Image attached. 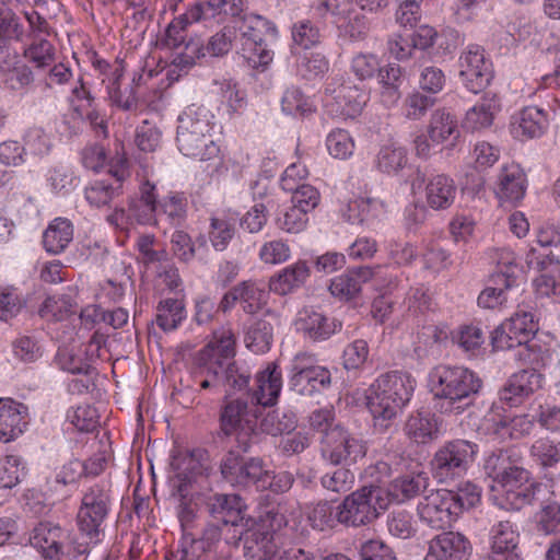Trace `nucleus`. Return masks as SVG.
Listing matches in <instances>:
<instances>
[{"label":"nucleus","mask_w":560,"mask_h":560,"mask_svg":"<svg viewBox=\"0 0 560 560\" xmlns=\"http://www.w3.org/2000/svg\"><path fill=\"white\" fill-rule=\"evenodd\" d=\"M416 386L407 372L389 371L381 374L370 386L366 406L373 417L374 429L386 432L409 402Z\"/></svg>","instance_id":"obj_1"},{"label":"nucleus","mask_w":560,"mask_h":560,"mask_svg":"<svg viewBox=\"0 0 560 560\" xmlns=\"http://www.w3.org/2000/svg\"><path fill=\"white\" fill-rule=\"evenodd\" d=\"M482 386L481 380L464 366L438 365L430 373V388L440 408L462 412Z\"/></svg>","instance_id":"obj_2"},{"label":"nucleus","mask_w":560,"mask_h":560,"mask_svg":"<svg viewBox=\"0 0 560 560\" xmlns=\"http://www.w3.org/2000/svg\"><path fill=\"white\" fill-rule=\"evenodd\" d=\"M213 116L203 107H188L179 116L177 145L188 158L205 162L219 158L220 148L213 139Z\"/></svg>","instance_id":"obj_3"},{"label":"nucleus","mask_w":560,"mask_h":560,"mask_svg":"<svg viewBox=\"0 0 560 560\" xmlns=\"http://www.w3.org/2000/svg\"><path fill=\"white\" fill-rule=\"evenodd\" d=\"M260 407L243 396L225 395L219 410V434L233 438L246 452L258 436L257 421Z\"/></svg>","instance_id":"obj_4"},{"label":"nucleus","mask_w":560,"mask_h":560,"mask_svg":"<svg viewBox=\"0 0 560 560\" xmlns=\"http://www.w3.org/2000/svg\"><path fill=\"white\" fill-rule=\"evenodd\" d=\"M384 493L375 485L363 486L351 492L336 508L337 523L353 528L373 523L378 517V510L387 506Z\"/></svg>","instance_id":"obj_5"},{"label":"nucleus","mask_w":560,"mask_h":560,"mask_svg":"<svg viewBox=\"0 0 560 560\" xmlns=\"http://www.w3.org/2000/svg\"><path fill=\"white\" fill-rule=\"evenodd\" d=\"M478 453V445L462 439L441 445L433 455L431 468L441 482L454 480L464 475Z\"/></svg>","instance_id":"obj_6"},{"label":"nucleus","mask_w":560,"mask_h":560,"mask_svg":"<svg viewBox=\"0 0 560 560\" xmlns=\"http://www.w3.org/2000/svg\"><path fill=\"white\" fill-rule=\"evenodd\" d=\"M320 456L334 466H350L364 458L366 443L343 425H337L319 440Z\"/></svg>","instance_id":"obj_7"},{"label":"nucleus","mask_w":560,"mask_h":560,"mask_svg":"<svg viewBox=\"0 0 560 560\" xmlns=\"http://www.w3.org/2000/svg\"><path fill=\"white\" fill-rule=\"evenodd\" d=\"M110 509L109 489L103 485L90 487L82 497L81 505L77 513L79 532L91 541H97L101 526L106 520Z\"/></svg>","instance_id":"obj_8"},{"label":"nucleus","mask_w":560,"mask_h":560,"mask_svg":"<svg viewBox=\"0 0 560 560\" xmlns=\"http://www.w3.org/2000/svg\"><path fill=\"white\" fill-rule=\"evenodd\" d=\"M291 371V387L300 395L311 396L330 386L331 374L329 370L315 364L311 354H296Z\"/></svg>","instance_id":"obj_9"},{"label":"nucleus","mask_w":560,"mask_h":560,"mask_svg":"<svg viewBox=\"0 0 560 560\" xmlns=\"http://www.w3.org/2000/svg\"><path fill=\"white\" fill-rule=\"evenodd\" d=\"M459 77L472 93L486 89L492 80L491 63L479 45H469L459 57Z\"/></svg>","instance_id":"obj_10"},{"label":"nucleus","mask_w":560,"mask_h":560,"mask_svg":"<svg viewBox=\"0 0 560 560\" xmlns=\"http://www.w3.org/2000/svg\"><path fill=\"white\" fill-rule=\"evenodd\" d=\"M453 499L446 489L431 491L418 504L420 520L431 528L443 529L458 516L453 512Z\"/></svg>","instance_id":"obj_11"},{"label":"nucleus","mask_w":560,"mask_h":560,"mask_svg":"<svg viewBox=\"0 0 560 560\" xmlns=\"http://www.w3.org/2000/svg\"><path fill=\"white\" fill-rule=\"evenodd\" d=\"M127 159L121 156L112 164L109 174L113 180L102 179L91 183L84 191L88 202L95 207L107 206L122 194V182L129 177Z\"/></svg>","instance_id":"obj_12"},{"label":"nucleus","mask_w":560,"mask_h":560,"mask_svg":"<svg viewBox=\"0 0 560 560\" xmlns=\"http://www.w3.org/2000/svg\"><path fill=\"white\" fill-rule=\"evenodd\" d=\"M542 375L534 369L521 370L510 376L499 392V399L509 407H517L541 387Z\"/></svg>","instance_id":"obj_13"},{"label":"nucleus","mask_w":560,"mask_h":560,"mask_svg":"<svg viewBox=\"0 0 560 560\" xmlns=\"http://www.w3.org/2000/svg\"><path fill=\"white\" fill-rule=\"evenodd\" d=\"M471 552L468 538L458 532H443L428 542L424 560H467Z\"/></svg>","instance_id":"obj_14"},{"label":"nucleus","mask_w":560,"mask_h":560,"mask_svg":"<svg viewBox=\"0 0 560 560\" xmlns=\"http://www.w3.org/2000/svg\"><path fill=\"white\" fill-rule=\"evenodd\" d=\"M222 477L232 485L256 486L262 474V462L257 458L245 460L237 453L230 451L221 460Z\"/></svg>","instance_id":"obj_15"},{"label":"nucleus","mask_w":560,"mask_h":560,"mask_svg":"<svg viewBox=\"0 0 560 560\" xmlns=\"http://www.w3.org/2000/svg\"><path fill=\"white\" fill-rule=\"evenodd\" d=\"M518 539L520 535L511 521L493 524L489 533L488 560H521Z\"/></svg>","instance_id":"obj_16"},{"label":"nucleus","mask_w":560,"mask_h":560,"mask_svg":"<svg viewBox=\"0 0 560 560\" xmlns=\"http://www.w3.org/2000/svg\"><path fill=\"white\" fill-rule=\"evenodd\" d=\"M171 467L179 481L177 491L182 493L188 482L208 471L209 454L203 448L180 451L173 456Z\"/></svg>","instance_id":"obj_17"},{"label":"nucleus","mask_w":560,"mask_h":560,"mask_svg":"<svg viewBox=\"0 0 560 560\" xmlns=\"http://www.w3.org/2000/svg\"><path fill=\"white\" fill-rule=\"evenodd\" d=\"M28 408L12 398H0V442L15 440L25 429Z\"/></svg>","instance_id":"obj_18"},{"label":"nucleus","mask_w":560,"mask_h":560,"mask_svg":"<svg viewBox=\"0 0 560 560\" xmlns=\"http://www.w3.org/2000/svg\"><path fill=\"white\" fill-rule=\"evenodd\" d=\"M240 534L247 560H270L277 553L278 547L270 530L254 525Z\"/></svg>","instance_id":"obj_19"},{"label":"nucleus","mask_w":560,"mask_h":560,"mask_svg":"<svg viewBox=\"0 0 560 560\" xmlns=\"http://www.w3.org/2000/svg\"><path fill=\"white\" fill-rule=\"evenodd\" d=\"M279 315L267 310L261 317L256 318L245 335L246 347L255 353H264L271 347L275 327L279 326Z\"/></svg>","instance_id":"obj_20"},{"label":"nucleus","mask_w":560,"mask_h":560,"mask_svg":"<svg viewBox=\"0 0 560 560\" xmlns=\"http://www.w3.org/2000/svg\"><path fill=\"white\" fill-rule=\"evenodd\" d=\"M208 510L224 526H245L243 503L236 494H214L208 502Z\"/></svg>","instance_id":"obj_21"},{"label":"nucleus","mask_w":560,"mask_h":560,"mask_svg":"<svg viewBox=\"0 0 560 560\" xmlns=\"http://www.w3.org/2000/svg\"><path fill=\"white\" fill-rule=\"evenodd\" d=\"M525 174L517 164L502 166L494 187L501 201L516 202L525 195Z\"/></svg>","instance_id":"obj_22"},{"label":"nucleus","mask_w":560,"mask_h":560,"mask_svg":"<svg viewBox=\"0 0 560 560\" xmlns=\"http://www.w3.org/2000/svg\"><path fill=\"white\" fill-rule=\"evenodd\" d=\"M296 326L306 337L317 341L328 339L337 329H340L341 324L320 312L305 308L300 312Z\"/></svg>","instance_id":"obj_23"},{"label":"nucleus","mask_w":560,"mask_h":560,"mask_svg":"<svg viewBox=\"0 0 560 560\" xmlns=\"http://www.w3.org/2000/svg\"><path fill=\"white\" fill-rule=\"evenodd\" d=\"M282 387L281 372L273 363L256 375V388L252 393V401L258 407L276 404Z\"/></svg>","instance_id":"obj_24"},{"label":"nucleus","mask_w":560,"mask_h":560,"mask_svg":"<svg viewBox=\"0 0 560 560\" xmlns=\"http://www.w3.org/2000/svg\"><path fill=\"white\" fill-rule=\"evenodd\" d=\"M340 212L350 223H371L386 213V205L380 198L361 197L345 205Z\"/></svg>","instance_id":"obj_25"},{"label":"nucleus","mask_w":560,"mask_h":560,"mask_svg":"<svg viewBox=\"0 0 560 560\" xmlns=\"http://www.w3.org/2000/svg\"><path fill=\"white\" fill-rule=\"evenodd\" d=\"M235 336L230 328H221L213 334V339L198 354V358L213 364L234 361Z\"/></svg>","instance_id":"obj_26"},{"label":"nucleus","mask_w":560,"mask_h":560,"mask_svg":"<svg viewBox=\"0 0 560 560\" xmlns=\"http://www.w3.org/2000/svg\"><path fill=\"white\" fill-rule=\"evenodd\" d=\"M234 26H236V33H240V43L245 44L247 54H250V47L257 40L265 39L267 35H277L273 23L258 14H247Z\"/></svg>","instance_id":"obj_27"},{"label":"nucleus","mask_w":560,"mask_h":560,"mask_svg":"<svg viewBox=\"0 0 560 560\" xmlns=\"http://www.w3.org/2000/svg\"><path fill=\"white\" fill-rule=\"evenodd\" d=\"M405 433L418 444L430 443L439 436V420L435 415L429 411H418L408 417Z\"/></svg>","instance_id":"obj_28"},{"label":"nucleus","mask_w":560,"mask_h":560,"mask_svg":"<svg viewBox=\"0 0 560 560\" xmlns=\"http://www.w3.org/2000/svg\"><path fill=\"white\" fill-rule=\"evenodd\" d=\"M500 110V97L494 93H486L480 102L466 113L464 126L472 131L488 128Z\"/></svg>","instance_id":"obj_29"},{"label":"nucleus","mask_w":560,"mask_h":560,"mask_svg":"<svg viewBox=\"0 0 560 560\" xmlns=\"http://www.w3.org/2000/svg\"><path fill=\"white\" fill-rule=\"evenodd\" d=\"M455 195V183L447 175L436 174L428 179L425 200L430 208L434 210L447 209L453 203Z\"/></svg>","instance_id":"obj_30"},{"label":"nucleus","mask_w":560,"mask_h":560,"mask_svg":"<svg viewBox=\"0 0 560 560\" xmlns=\"http://www.w3.org/2000/svg\"><path fill=\"white\" fill-rule=\"evenodd\" d=\"M61 528L50 523H39L30 537L31 545L38 549L46 560H59Z\"/></svg>","instance_id":"obj_31"},{"label":"nucleus","mask_w":560,"mask_h":560,"mask_svg":"<svg viewBox=\"0 0 560 560\" xmlns=\"http://www.w3.org/2000/svg\"><path fill=\"white\" fill-rule=\"evenodd\" d=\"M310 272L307 264L299 260L271 277L269 280V289L277 294L285 295L303 285L310 277Z\"/></svg>","instance_id":"obj_32"},{"label":"nucleus","mask_w":560,"mask_h":560,"mask_svg":"<svg viewBox=\"0 0 560 560\" xmlns=\"http://www.w3.org/2000/svg\"><path fill=\"white\" fill-rule=\"evenodd\" d=\"M381 102L386 107H392L401 97L400 86L404 82L402 70L399 65L388 63L381 67L377 73Z\"/></svg>","instance_id":"obj_33"},{"label":"nucleus","mask_w":560,"mask_h":560,"mask_svg":"<svg viewBox=\"0 0 560 560\" xmlns=\"http://www.w3.org/2000/svg\"><path fill=\"white\" fill-rule=\"evenodd\" d=\"M497 287L486 288L478 296V305L483 308H494L508 301V292L517 285V277L513 273L498 271L492 276Z\"/></svg>","instance_id":"obj_34"},{"label":"nucleus","mask_w":560,"mask_h":560,"mask_svg":"<svg viewBox=\"0 0 560 560\" xmlns=\"http://www.w3.org/2000/svg\"><path fill=\"white\" fill-rule=\"evenodd\" d=\"M429 486L427 474L405 475L394 479L387 489V494L397 502H405L424 492Z\"/></svg>","instance_id":"obj_35"},{"label":"nucleus","mask_w":560,"mask_h":560,"mask_svg":"<svg viewBox=\"0 0 560 560\" xmlns=\"http://www.w3.org/2000/svg\"><path fill=\"white\" fill-rule=\"evenodd\" d=\"M73 238L72 223L65 218H57L50 222L43 234V245L50 254H60Z\"/></svg>","instance_id":"obj_36"},{"label":"nucleus","mask_w":560,"mask_h":560,"mask_svg":"<svg viewBox=\"0 0 560 560\" xmlns=\"http://www.w3.org/2000/svg\"><path fill=\"white\" fill-rule=\"evenodd\" d=\"M335 101L340 115L345 118H354L362 112L366 103V94L357 85L342 84L336 91Z\"/></svg>","instance_id":"obj_37"},{"label":"nucleus","mask_w":560,"mask_h":560,"mask_svg":"<svg viewBox=\"0 0 560 560\" xmlns=\"http://www.w3.org/2000/svg\"><path fill=\"white\" fill-rule=\"evenodd\" d=\"M241 306L246 314H255L267 303L268 291L261 281L246 280L237 283Z\"/></svg>","instance_id":"obj_38"},{"label":"nucleus","mask_w":560,"mask_h":560,"mask_svg":"<svg viewBox=\"0 0 560 560\" xmlns=\"http://www.w3.org/2000/svg\"><path fill=\"white\" fill-rule=\"evenodd\" d=\"M237 219L228 213H219L210 220L209 238L217 250H224L235 234Z\"/></svg>","instance_id":"obj_39"},{"label":"nucleus","mask_w":560,"mask_h":560,"mask_svg":"<svg viewBox=\"0 0 560 560\" xmlns=\"http://www.w3.org/2000/svg\"><path fill=\"white\" fill-rule=\"evenodd\" d=\"M77 304L68 294L48 296L42 304L38 313L42 318L51 322L68 319L77 312Z\"/></svg>","instance_id":"obj_40"},{"label":"nucleus","mask_w":560,"mask_h":560,"mask_svg":"<svg viewBox=\"0 0 560 560\" xmlns=\"http://www.w3.org/2000/svg\"><path fill=\"white\" fill-rule=\"evenodd\" d=\"M458 133L457 120L454 116L444 109H438L432 114L428 135L433 142L443 143L452 137L456 138Z\"/></svg>","instance_id":"obj_41"},{"label":"nucleus","mask_w":560,"mask_h":560,"mask_svg":"<svg viewBox=\"0 0 560 560\" xmlns=\"http://www.w3.org/2000/svg\"><path fill=\"white\" fill-rule=\"evenodd\" d=\"M185 318V305L178 299L162 300L156 307L155 323L164 331H170Z\"/></svg>","instance_id":"obj_42"},{"label":"nucleus","mask_w":560,"mask_h":560,"mask_svg":"<svg viewBox=\"0 0 560 560\" xmlns=\"http://www.w3.org/2000/svg\"><path fill=\"white\" fill-rule=\"evenodd\" d=\"M504 323L508 331L516 339V343L523 347H527L530 337L538 330L534 314L527 311H517Z\"/></svg>","instance_id":"obj_43"},{"label":"nucleus","mask_w":560,"mask_h":560,"mask_svg":"<svg viewBox=\"0 0 560 560\" xmlns=\"http://www.w3.org/2000/svg\"><path fill=\"white\" fill-rule=\"evenodd\" d=\"M407 152L402 147L395 143L385 144L376 156L377 168L387 174L398 173L407 164Z\"/></svg>","instance_id":"obj_44"},{"label":"nucleus","mask_w":560,"mask_h":560,"mask_svg":"<svg viewBox=\"0 0 560 560\" xmlns=\"http://www.w3.org/2000/svg\"><path fill=\"white\" fill-rule=\"evenodd\" d=\"M282 110L295 117H306L315 112L314 102L295 86L289 88L281 101Z\"/></svg>","instance_id":"obj_45"},{"label":"nucleus","mask_w":560,"mask_h":560,"mask_svg":"<svg viewBox=\"0 0 560 560\" xmlns=\"http://www.w3.org/2000/svg\"><path fill=\"white\" fill-rule=\"evenodd\" d=\"M220 365V382L221 387L225 389V395L231 396L232 392H241L247 388L250 375L244 368L236 365L234 361Z\"/></svg>","instance_id":"obj_46"},{"label":"nucleus","mask_w":560,"mask_h":560,"mask_svg":"<svg viewBox=\"0 0 560 560\" xmlns=\"http://www.w3.org/2000/svg\"><path fill=\"white\" fill-rule=\"evenodd\" d=\"M295 427V416L279 409L268 412L260 422V430L272 436L291 433Z\"/></svg>","instance_id":"obj_47"},{"label":"nucleus","mask_w":560,"mask_h":560,"mask_svg":"<svg viewBox=\"0 0 560 560\" xmlns=\"http://www.w3.org/2000/svg\"><path fill=\"white\" fill-rule=\"evenodd\" d=\"M547 116L544 110L530 106L521 112L517 131L527 138H535L542 135L547 127Z\"/></svg>","instance_id":"obj_48"},{"label":"nucleus","mask_w":560,"mask_h":560,"mask_svg":"<svg viewBox=\"0 0 560 560\" xmlns=\"http://www.w3.org/2000/svg\"><path fill=\"white\" fill-rule=\"evenodd\" d=\"M234 40H236V26L226 25L209 38L207 45L201 48V55L222 57L231 50Z\"/></svg>","instance_id":"obj_49"},{"label":"nucleus","mask_w":560,"mask_h":560,"mask_svg":"<svg viewBox=\"0 0 560 560\" xmlns=\"http://www.w3.org/2000/svg\"><path fill=\"white\" fill-rule=\"evenodd\" d=\"M23 56L36 68H45L55 61V48L50 42L40 38L25 47Z\"/></svg>","instance_id":"obj_50"},{"label":"nucleus","mask_w":560,"mask_h":560,"mask_svg":"<svg viewBox=\"0 0 560 560\" xmlns=\"http://www.w3.org/2000/svg\"><path fill=\"white\" fill-rule=\"evenodd\" d=\"M452 495L453 512L459 515L464 510L476 506L481 498V490L471 482L460 485L456 491L448 490Z\"/></svg>","instance_id":"obj_51"},{"label":"nucleus","mask_w":560,"mask_h":560,"mask_svg":"<svg viewBox=\"0 0 560 560\" xmlns=\"http://www.w3.org/2000/svg\"><path fill=\"white\" fill-rule=\"evenodd\" d=\"M355 7L357 3L353 0H322L316 10L322 16L329 13L334 18V23L341 26V22H346L357 12Z\"/></svg>","instance_id":"obj_52"},{"label":"nucleus","mask_w":560,"mask_h":560,"mask_svg":"<svg viewBox=\"0 0 560 560\" xmlns=\"http://www.w3.org/2000/svg\"><path fill=\"white\" fill-rule=\"evenodd\" d=\"M238 54L250 68L261 71L266 70L273 59V51L268 47L266 39L257 40L250 47V54H247L245 44H241Z\"/></svg>","instance_id":"obj_53"},{"label":"nucleus","mask_w":560,"mask_h":560,"mask_svg":"<svg viewBox=\"0 0 560 560\" xmlns=\"http://www.w3.org/2000/svg\"><path fill=\"white\" fill-rule=\"evenodd\" d=\"M514 450L512 448H500L491 454L485 460L483 469L486 474L491 477L494 481L502 476L503 472L512 465L516 459Z\"/></svg>","instance_id":"obj_54"},{"label":"nucleus","mask_w":560,"mask_h":560,"mask_svg":"<svg viewBox=\"0 0 560 560\" xmlns=\"http://www.w3.org/2000/svg\"><path fill=\"white\" fill-rule=\"evenodd\" d=\"M4 84L12 91H20L34 82V75L31 68L23 63L20 56L10 70L2 74Z\"/></svg>","instance_id":"obj_55"},{"label":"nucleus","mask_w":560,"mask_h":560,"mask_svg":"<svg viewBox=\"0 0 560 560\" xmlns=\"http://www.w3.org/2000/svg\"><path fill=\"white\" fill-rule=\"evenodd\" d=\"M326 145L329 154L340 160L351 156L354 150L353 139L343 129L332 130L327 137Z\"/></svg>","instance_id":"obj_56"},{"label":"nucleus","mask_w":560,"mask_h":560,"mask_svg":"<svg viewBox=\"0 0 560 560\" xmlns=\"http://www.w3.org/2000/svg\"><path fill=\"white\" fill-rule=\"evenodd\" d=\"M3 3V0H0ZM20 18L9 8H0V39L20 42L24 36Z\"/></svg>","instance_id":"obj_57"},{"label":"nucleus","mask_w":560,"mask_h":560,"mask_svg":"<svg viewBox=\"0 0 560 560\" xmlns=\"http://www.w3.org/2000/svg\"><path fill=\"white\" fill-rule=\"evenodd\" d=\"M307 520L315 529L325 530L332 528L337 523L336 508L327 501H320L310 510Z\"/></svg>","instance_id":"obj_58"},{"label":"nucleus","mask_w":560,"mask_h":560,"mask_svg":"<svg viewBox=\"0 0 560 560\" xmlns=\"http://www.w3.org/2000/svg\"><path fill=\"white\" fill-rule=\"evenodd\" d=\"M293 481V476L288 471L271 472L262 468L256 488L260 490L270 489L275 493H284L291 489Z\"/></svg>","instance_id":"obj_59"},{"label":"nucleus","mask_w":560,"mask_h":560,"mask_svg":"<svg viewBox=\"0 0 560 560\" xmlns=\"http://www.w3.org/2000/svg\"><path fill=\"white\" fill-rule=\"evenodd\" d=\"M292 39L294 45L303 49H310L319 43L320 32L310 20H302L294 23Z\"/></svg>","instance_id":"obj_60"},{"label":"nucleus","mask_w":560,"mask_h":560,"mask_svg":"<svg viewBox=\"0 0 560 560\" xmlns=\"http://www.w3.org/2000/svg\"><path fill=\"white\" fill-rule=\"evenodd\" d=\"M23 475L21 459L8 455L0 459V489H11L20 483Z\"/></svg>","instance_id":"obj_61"},{"label":"nucleus","mask_w":560,"mask_h":560,"mask_svg":"<svg viewBox=\"0 0 560 560\" xmlns=\"http://www.w3.org/2000/svg\"><path fill=\"white\" fill-rule=\"evenodd\" d=\"M347 467L340 466L336 470L325 474L320 479L322 486L336 493L346 492L351 489L354 476Z\"/></svg>","instance_id":"obj_62"},{"label":"nucleus","mask_w":560,"mask_h":560,"mask_svg":"<svg viewBox=\"0 0 560 560\" xmlns=\"http://www.w3.org/2000/svg\"><path fill=\"white\" fill-rule=\"evenodd\" d=\"M435 103L431 96H427L419 91L407 95L404 102L405 116L412 120L421 119Z\"/></svg>","instance_id":"obj_63"},{"label":"nucleus","mask_w":560,"mask_h":560,"mask_svg":"<svg viewBox=\"0 0 560 560\" xmlns=\"http://www.w3.org/2000/svg\"><path fill=\"white\" fill-rule=\"evenodd\" d=\"M360 560H397L393 549L378 539L364 541L359 548Z\"/></svg>","instance_id":"obj_64"}]
</instances>
